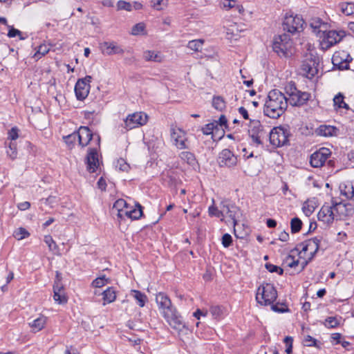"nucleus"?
<instances>
[{
	"label": "nucleus",
	"mask_w": 354,
	"mask_h": 354,
	"mask_svg": "<svg viewBox=\"0 0 354 354\" xmlns=\"http://www.w3.org/2000/svg\"><path fill=\"white\" fill-rule=\"evenodd\" d=\"M217 161L221 167H232L237 164V157L229 149H224L219 153Z\"/></svg>",
	"instance_id": "15"
},
{
	"label": "nucleus",
	"mask_w": 354,
	"mask_h": 354,
	"mask_svg": "<svg viewBox=\"0 0 354 354\" xmlns=\"http://www.w3.org/2000/svg\"><path fill=\"white\" fill-rule=\"evenodd\" d=\"M288 107V98L281 91L273 89L268 93L263 113L270 118H279Z\"/></svg>",
	"instance_id": "2"
},
{
	"label": "nucleus",
	"mask_w": 354,
	"mask_h": 354,
	"mask_svg": "<svg viewBox=\"0 0 354 354\" xmlns=\"http://www.w3.org/2000/svg\"><path fill=\"white\" fill-rule=\"evenodd\" d=\"M116 167L122 171H128L130 168L129 165L122 158L118 160Z\"/></svg>",
	"instance_id": "57"
},
{
	"label": "nucleus",
	"mask_w": 354,
	"mask_h": 354,
	"mask_svg": "<svg viewBox=\"0 0 354 354\" xmlns=\"http://www.w3.org/2000/svg\"><path fill=\"white\" fill-rule=\"evenodd\" d=\"M230 209L229 208L227 209V215L232 220L234 226L235 227L236 225L237 224L236 214L239 212V209L238 207H236L234 205H233L232 207H230ZM234 235L236 236V237H237L239 239H243V237H244L243 236L239 235L236 234V230L235 227L234 228Z\"/></svg>",
	"instance_id": "26"
},
{
	"label": "nucleus",
	"mask_w": 354,
	"mask_h": 354,
	"mask_svg": "<svg viewBox=\"0 0 354 354\" xmlns=\"http://www.w3.org/2000/svg\"><path fill=\"white\" fill-rule=\"evenodd\" d=\"M131 295L136 300L140 307H144L148 300L147 295L140 290H132Z\"/></svg>",
	"instance_id": "31"
},
{
	"label": "nucleus",
	"mask_w": 354,
	"mask_h": 354,
	"mask_svg": "<svg viewBox=\"0 0 354 354\" xmlns=\"http://www.w3.org/2000/svg\"><path fill=\"white\" fill-rule=\"evenodd\" d=\"M8 156L15 160L17 156V144L15 142H10L8 149L6 151Z\"/></svg>",
	"instance_id": "42"
},
{
	"label": "nucleus",
	"mask_w": 354,
	"mask_h": 354,
	"mask_svg": "<svg viewBox=\"0 0 354 354\" xmlns=\"http://www.w3.org/2000/svg\"><path fill=\"white\" fill-rule=\"evenodd\" d=\"M286 263L288 264V266L290 268H295L299 264V260L295 259V257L292 255H288L286 257Z\"/></svg>",
	"instance_id": "58"
},
{
	"label": "nucleus",
	"mask_w": 354,
	"mask_h": 354,
	"mask_svg": "<svg viewBox=\"0 0 354 354\" xmlns=\"http://www.w3.org/2000/svg\"><path fill=\"white\" fill-rule=\"evenodd\" d=\"M202 132L205 135H212V138L216 136V133L219 131V127H218V122L216 120H214L212 122L205 124L202 128Z\"/></svg>",
	"instance_id": "27"
},
{
	"label": "nucleus",
	"mask_w": 354,
	"mask_h": 354,
	"mask_svg": "<svg viewBox=\"0 0 354 354\" xmlns=\"http://www.w3.org/2000/svg\"><path fill=\"white\" fill-rule=\"evenodd\" d=\"M171 137L174 141V145L178 149H189L187 144V138L186 132L180 128L171 127Z\"/></svg>",
	"instance_id": "14"
},
{
	"label": "nucleus",
	"mask_w": 354,
	"mask_h": 354,
	"mask_svg": "<svg viewBox=\"0 0 354 354\" xmlns=\"http://www.w3.org/2000/svg\"><path fill=\"white\" fill-rule=\"evenodd\" d=\"M232 237L228 234L225 233L223 235L221 239V243L224 248H229L232 244Z\"/></svg>",
	"instance_id": "52"
},
{
	"label": "nucleus",
	"mask_w": 354,
	"mask_h": 354,
	"mask_svg": "<svg viewBox=\"0 0 354 354\" xmlns=\"http://www.w3.org/2000/svg\"><path fill=\"white\" fill-rule=\"evenodd\" d=\"M54 299L59 304H65L67 302V297L64 294V291H53Z\"/></svg>",
	"instance_id": "48"
},
{
	"label": "nucleus",
	"mask_w": 354,
	"mask_h": 354,
	"mask_svg": "<svg viewBox=\"0 0 354 354\" xmlns=\"http://www.w3.org/2000/svg\"><path fill=\"white\" fill-rule=\"evenodd\" d=\"M136 207L137 208L129 210V213L131 216V220L139 219L143 214L142 205L139 203H137Z\"/></svg>",
	"instance_id": "39"
},
{
	"label": "nucleus",
	"mask_w": 354,
	"mask_h": 354,
	"mask_svg": "<svg viewBox=\"0 0 354 354\" xmlns=\"http://www.w3.org/2000/svg\"><path fill=\"white\" fill-rule=\"evenodd\" d=\"M338 131L339 129L334 126L323 124L320 125L315 132L318 136L329 137L337 136Z\"/></svg>",
	"instance_id": "22"
},
{
	"label": "nucleus",
	"mask_w": 354,
	"mask_h": 354,
	"mask_svg": "<svg viewBox=\"0 0 354 354\" xmlns=\"http://www.w3.org/2000/svg\"><path fill=\"white\" fill-rule=\"evenodd\" d=\"M331 151L329 149L322 147L310 156V163L313 167L318 168L324 165L326 160L330 156Z\"/></svg>",
	"instance_id": "12"
},
{
	"label": "nucleus",
	"mask_w": 354,
	"mask_h": 354,
	"mask_svg": "<svg viewBox=\"0 0 354 354\" xmlns=\"http://www.w3.org/2000/svg\"><path fill=\"white\" fill-rule=\"evenodd\" d=\"M63 140L69 149H73L75 145L76 140H78L77 131L63 136Z\"/></svg>",
	"instance_id": "35"
},
{
	"label": "nucleus",
	"mask_w": 354,
	"mask_h": 354,
	"mask_svg": "<svg viewBox=\"0 0 354 354\" xmlns=\"http://www.w3.org/2000/svg\"><path fill=\"white\" fill-rule=\"evenodd\" d=\"M77 133L79 145L82 147L87 146L92 139L95 142V145L100 147V135L98 133H93L88 127L81 126L77 131Z\"/></svg>",
	"instance_id": "8"
},
{
	"label": "nucleus",
	"mask_w": 354,
	"mask_h": 354,
	"mask_svg": "<svg viewBox=\"0 0 354 354\" xmlns=\"http://www.w3.org/2000/svg\"><path fill=\"white\" fill-rule=\"evenodd\" d=\"M87 170L90 173L95 172L99 166V160L97 147L89 148L86 157Z\"/></svg>",
	"instance_id": "17"
},
{
	"label": "nucleus",
	"mask_w": 354,
	"mask_h": 354,
	"mask_svg": "<svg viewBox=\"0 0 354 354\" xmlns=\"http://www.w3.org/2000/svg\"><path fill=\"white\" fill-rule=\"evenodd\" d=\"M283 342L286 344V353L287 354H291L292 353V337L290 336H286L283 339Z\"/></svg>",
	"instance_id": "53"
},
{
	"label": "nucleus",
	"mask_w": 354,
	"mask_h": 354,
	"mask_svg": "<svg viewBox=\"0 0 354 354\" xmlns=\"http://www.w3.org/2000/svg\"><path fill=\"white\" fill-rule=\"evenodd\" d=\"M30 233L24 227L17 229L13 234L14 237L17 240H22L29 236Z\"/></svg>",
	"instance_id": "41"
},
{
	"label": "nucleus",
	"mask_w": 354,
	"mask_h": 354,
	"mask_svg": "<svg viewBox=\"0 0 354 354\" xmlns=\"http://www.w3.org/2000/svg\"><path fill=\"white\" fill-rule=\"evenodd\" d=\"M143 57L147 62H161L162 60V55L158 52L153 50H146L143 53Z\"/></svg>",
	"instance_id": "28"
},
{
	"label": "nucleus",
	"mask_w": 354,
	"mask_h": 354,
	"mask_svg": "<svg viewBox=\"0 0 354 354\" xmlns=\"http://www.w3.org/2000/svg\"><path fill=\"white\" fill-rule=\"evenodd\" d=\"M57 202L56 196H49L48 198L45 199V203L46 205H50V207H53V205Z\"/></svg>",
	"instance_id": "63"
},
{
	"label": "nucleus",
	"mask_w": 354,
	"mask_h": 354,
	"mask_svg": "<svg viewBox=\"0 0 354 354\" xmlns=\"http://www.w3.org/2000/svg\"><path fill=\"white\" fill-rule=\"evenodd\" d=\"M44 242L48 246L50 251L55 252L57 250L58 247L50 235H46L44 239Z\"/></svg>",
	"instance_id": "46"
},
{
	"label": "nucleus",
	"mask_w": 354,
	"mask_h": 354,
	"mask_svg": "<svg viewBox=\"0 0 354 354\" xmlns=\"http://www.w3.org/2000/svg\"><path fill=\"white\" fill-rule=\"evenodd\" d=\"M224 212L225 209H218L217 207L214 205H211L209 207L208 212L209 216H215L217 218H221L224 216Z\"/></svg>",
	"instance_id": "43"
},
{
	"label": "nucleus",
	"mask_w": 354,
	"mask_h": 354,
	"mask_svg": "<svg viewBox=\"0 0 354 354\" xmlns=\"http://www.w3.org/2000/svg\"><path fill=\"white\" fill-rule=\"evenodd\" d=\"M342 206V203H335L333 206L324 205L317 214V218L319 221H322L327 225L331 224L335 219V211Z\"/></svg>",
	"instance_id": "11"
},
{
	"label": "nucleus",
	"mask_w": 354,
	"mask_h": 354,
	"mask_svg": "<svg viewBox=\"0 0 354 354\" xmlns=\"http://www.w3.org/2000/svg\"><path fill=\"white\" fill-rule=\"evenodd\" d=\"M323 324L328 328H335L339 326V322L335 317H327Z\"/></svg>",
	"instance_id": "40"
},
{
	"label": "nucleus",
	"mask_w": 354,
	"mask_h": 354,
	"mask_svg": "<svg viewBox=\"0 0 354 354\" xmlns=\"http://www.w3.org/2000/svg\"><path fill=\"white\" fill-rule=\"evenodd\" d=\"M321 240V237L319 238L316 236L301 243V245H303L301 251L304 252H306L309 250V247L311 246V245H314L315 250L310 253V260H312L313 259L314 256L319 250Z\"/></svg>",
	"instance_id": "21"
},
{
	"label": "nucleus",
	"mask_w": 354,
	"mask_h": 354,
	"mask_svg": "<svg viewBox=\"0 0 354 354\" xmlns=\"http://www.w3.org/2000/svg\"><path fill=\"white\" fill-rule=\"evenodd\" d=\"M117 7H118V10H127V11H131L132 10V6L130 3L129 2H127L125 1H118L117 3Z\"/></svg>",
	"instance_id": "54"
},
{
	"label": "nucleus",
	"mask_w": 354,
	"mask_h": 354,
	"mask_svg": "<svg viewBox=\"0 0 354 354\" xmlns=\"http://www.w3.org/2000/svg\"><path fill=\"white\" fill-rule=\"evenodd\" d=\"M97 187L102 191H105L106 187V180L104 179L103 177H100L98 180L97 183Z\"/></svg>",
	"instance_id": "61"
},
{
	"label": "nucleus",
	"mask_w": 354,
	"mask_h": 354,
	"mask_svg": "<svg viewBox=\"0 0 354 354\" xmlns=\"http://www.w3.org/2000/svg\"><path fill=\"white\" fill-rule=\"evenodd\" d=\"M127 203L123 199H119L116 201L113 205V209H117L118 218H122L124 216L131 219V216L129 213V210L120 209V207L127 206Z\"/></svg>",
	"instance_id": "24"
},
{
	"label": "nucleus",
	"mask_w": 354,
	"mask_h": 354,
	"mask_svg": "<svg viewBox=\"0 0 354 354\" xmlns=\"http://www.w3.org/2000/svg\"><path fill=\"white\" fill-rule=\"evenodd\" d=\"M110 279L106 278L105 275H102L94 279L92 281L91 286L95 288H101L106 284L109 283Z\"/></svg>",
	"instance_id": "38"
},
{
	"label": "nucleus",
	"mask_w": 354,
	"mask_h": 354,
	"mask_svg": "<svg viewBox=\"0 0 354 354\" xmlns=\"http://www.w3.org/2000/svg\"><path fill=\"white\" fill-rule=\"evenodd\" d=\"M218 122V127H225V128L227 127V118L224 115H221L218 119V120H216Z\"/></svg>",
	"instance_id": "60"
},
{
	"label": "nucleus",
	"mask_w": 354,
	"mask_h": 354,
	"mask_svg": "<svg viewBox=\"0 0 354 354\" xmlns=\"http://www.w3.org/2000/svg\"><path fill=\"white\" fill-rule=\"evenodd\" d=\"M210 312L212 314V315L215 317H218L221 316L222 314V309L218 306H212L210 308Z\"/></svg>",
	"instance_id": "59"
},
{
	"label": "nucleus",
	"mask_w": 354,
	"mask_h": 354,
	"mask_svg": "<svg viewBox=\"0 0 354 354\" xmlns=\"http://www.w3.org/2000/svg\"><path fill=\"white\" fill-rule=\"evenodd\" d=\"M7 26L9 28V30H8V36L9 37L12 38V37H15L16 36H19L20 39H24V37H22L21 36V31H19L17 29L14 28L12 26H10L8 25H7Z\"/></svg>",
	"instance_id": "56"
},
{
	"label": "nucleus",
	"mask_w": 354,
	"mask_h": 354,
	"mask_svg": "<svg viewBox=\"0 0 354 354\" xmlns=\"http://www.w3.org/2000/svg\"><path fill=\"white\" fill-rule=\"evenodd\" d=\"M178 156L181 160L187 162L190 166H194L197 164L195 155L190 151H182Z\"/></svg>",
	"instance_id": "30"
},
{
	"label": "nucleus",
	"mask_w": 354,
	"mask_h": 354,
	"mask_svg": "<svg viewBox=\"0 0 354 354\" xmlns=\"http://www.w3.org/2000/svg\"><path fill=\"white\" fill-rule=\"evenodd\" d=\"M248 133L252 142L257 145H262L263 144L262 140L268 136L267 131L259 120L252 121Z\"/></svg>",
	"instance_id": "9"
},
{
	"label": "nucleus",
	"mask_w": 354,
	"mask_h": 354,
	"mask_svg": "<svg viewBox=\"0 0 354 354\" xmlns=\"http://www.w3.org/2000/svg\"><path fill=\"white\" fill-rule=\"evenodd\" d=\"M271 309L277 313H285L289 311V309L283 304L277 303L271 304Z\"/></svg>",
	"instance_id": "51"
},
{
	"label": "nucleus",
	"mask_w": 354,
	"mask_h": 354,
	"mask_svg": "<svg viewBox=\"0 0 354 354\" xmlns=\"http://www.w3.org/2000/svg\"><path fill=\"white\" fill-rule=\"evenodd\" d=\"M18 132L19 129L16 127H12L11 129L8 131V138L11 140L10 142H15V140L18 138Z\"/></svg>",
	"instance_id": "55"
},
{
	"label": "nucleus",
	"mask_w": 354,
	"mask_h": 354,
	"mask_svg": "<svg viewBox=\"0 0 354 354\" xmlns=\"http://www.w3.org/2000/svg\"><path fill=\"white\" fill-rule=\"evenodd\" d=\"M212 106L216 110L222 111L226 107V102L221 96H214L212 99Z\"/></svg>",
	"instance_id": "34"
},
{
	"label": "nucleus",
	"mask_w": 354,
	"mask_h": 354,
	"mask_svg": "<svg viewBox=\"0 0 354 354\" xmlns=\"http://www.w3.org/2000/svg\"><path fill=\"white\" fill-rule=\"evenodd\" d=\"M277 298V291L271 283L260 286L257 291L256 300L261 305L272 304Z\"/></svg>",
	"instance_id": "3"
},
{
	"label": "nucleus",
	"mask_w": 354,
	"mask_h": 354,
	"mask_svg": "<svg viewBox=\"0 0 354 354\" xmlns=\"http://www.w3.org/2000/svg\"><path fill=\"white\" fill-rule=\"evenodd\" d=\"M290 131L282 126L275 127L269 132V141L274 148L281 147L289 144Z\"/></svg>",
	"instance_id": "4"
},
{
	"label": "nucleus",
	"mask_w": 354,
	"mask_h": 354,
	"mask_svg": "<svg viewBox=\"0 0 354 354\" xmlns=\"http://www.w3.org/2000/svg\"><path fill=\"white\" fill-rule=\"evenodd\" d=\"M156 301L160 314L172 328L181 330L185 327L182 316L172 305L170 298L165 293L162 292L158 293Z\"/></svg>",
	"instance_id": "1"
},
{
	"label": "nucleus",
	"mask_w": 354,
	"mask_h": 354,
	"mask_svg": "<svg viewBox=\"0 0 354 354\" xmlns=\"http://www.w3.org/2000/svg\"><path fill=\"white\" fill-rule=\"evenodd\" d=\"M162 0H151L150 4L152 8L157 10H162V8L160 7V4L162 3Z\"/></svg>",
	"instance_id": "62"
},
{
	"label": "nucleus",
	"mask_w": 354,
	"mask_h": 354,
	"mask_svg": "<svg viewBox=\"0 0 354 354\" xmlns=\"http://www.w3.org/2000/svg\"><path fill=\"white\" fill-rule=\"evenodd\" d=\"M292 45L290 37L288 34L275 36L272 42L273 50L280 57H288Z\"/></svg>",
	"instance_id": "6"
},
{
	"label": "nucleus",
	"mask_w": 354,
	"mask_h": 354,
	"mask_svg": "<svg viewBox=\"0 0 354 354\" xmlns=\"http://www.w3.org/2000/svg\"><path fill=\"white\" fill-rule=\"evenodd\" d=\"M145 30V26L143 23H138L134 25L131 29V34L133 35H138L144 33Z\"/></svg>",
	"instance_id": "49"
},
{
	"label": "nucleus",
	"mask_w": 354,
	"mask_h": 354,
	"mask_svg": "<svg viewBox=\"0 0 354 354\" xmlns=\"http://www.w3.org/2000/svg\"><path fill=\"white\" fill-rule=\"evenodd\" d=\"M303 223L298 217H294L290 221V230L292 234L298 233L302 227Z\"/></svg>",
	"instance_id": "36"
},
{
	"label": "nucleus",
	"mask_w": 354,
	"mask_h": 354,
	"mask_svg": "<svg viewBox=\"0 0 354 354\" xmlns=\"http://www.w3.org/2000/svg\"><path fill=\"white\" fill-rule=\"evenodd\" d=\"M46 323V317L45 316L41 315L38 318L33 320L32 322L30 324V326L32 330L36 332L41 330L44 327Z\"/></svg>",
	"instance_id": "32"
},
{
	"label": "nucleus",
	"mask_w": 354,
	"mask_h": 354,
	"mask_svg": "<svg viewBox=\"0 0 354 354\" xmlns=\"http://www.w3.org/2000/svg\"><path fill=\"white\" fill-rule=\"evenodd\" d=\"M285 90L286 93L289 95V97L292 96V95H294L299 91L296 87L295 83L292 81H290L287 84V85L285 87Z\"/></svg>",
	"instance_id": "47"
},
{
	"label": "nucleus",
	"mask_w": 354,
	"mask_h": 354,
	"mask_svg": "<svg viewBox=\"0 0 354 354\" xmlns=\"http://www.w3.org/2000/svg\"><path fill=\"white\" fill-rule=\"evenodd\" d=\"M333 106L335 110L345 109L348 110L349 106L344 102V95L342 93H338L333 98Z\"/></svg>",
	"instance_id": "25"
},
{
	"label": "nucleus",
	"mask_w": 354,
	"mask_h": 354,
	"mask_svg": "<svg viewBox=\"0 0 354 354\" xmlns=\"http://www.w3.org/2000/svg\"><path fill=\"white\" fill-rule=\"evenodd\" d=\"M90 85L86 84L83 80H77L75 86V93L78 100L82 101L89 93Z\"/></svg>",
	"instance_id": "20"
},
{
	"label": "nucleus",
	"mask_w": 354,
	"mask_h": 354,
	"mask_svg": "<svg viewBox=\"0 0 354 354\" xmlns=\"http://www.w3.org/2000/svg\"><path fill=\"white\" fill-rule=\"evenodd\" d=\"M304 24V21L301 16L287 13L284 17L282 27L283 30L293 34L302 30Z\"/></svg>",
	"instance_id": "7"
},
{
	"label": "nucleus",
	"mask_w": 354,
	"mask_h": 354,
	"mask_svg": "<svg viewBox=\"0 0 354 354\" xmlns=\"http://www.w3.org/2000/svg\"><path fill=\"white\" fill-rule=\"evenodd\" d=\"M340 191L342 195L346 196L348 198H354L353 194V183H348L344 186H340Z\"/></svg>",
	"instance_id": "37"
},
{
	"label": "nucleus",
	"mask_w": 354,
	"mask_h": 354,
	"mask_svg": "<svg viewBox=\"0 0 354 354\" xmlns=\"http://www.w3.org/2000/svg\"><path fill=\"white\" fill-rule=\"evenodd\" d=\"M304 343V345L306 346H314L316 348H320V344L318 343V341L309 335L305 336Z\"/></svg>",
	"instance_id": "44"
},
{
	"label": "nucleus",
	"mask_w": 354,
	"mask_h": 354,
	"mask_svg": "<svg viewBox=\"0 0 354 354\" xmlns=\"http://www.w3.org/2000/svg\"><path fill=\"white\" fill-rule=\"evenodd\" d=\"M147 115L142 112L134 113L129 115L124 120L125 128L127 130L132 129L138 126L144 125L147 123Z\"/></svg>",
	"instance_id": "16"
},
{
	"label": "nucleus",
	"mask_w": 354,
	"mask_h": 354,
	"mask_svg": "<svg viewBox=\"0 0 354 354\" xmlns=\"http://www.w3.org/2000/svg\"><path fill=\"white\" fill-rule=\"evenodd\" d=\"M348 159L349 161L350 165L354 168V149L351 150L348 153Z\"/></svg>",
	"instance_id": "64"
},
{
	"label": "nucleus",
	"mask_w": 354,
	"mask_h": 354,
	"mask_svg": "<svg viewBox=\"0 0 354 354\" xmlns=\"http://www.w3.org/2000/svg\"><path fill=\"white\" fill-rule=\"evenodd\" d=\"M341 12L346 16L354 14V3L342 2L339 4Z\"/></svg>",
	"instance_id": "33"
},
{
	"label": "nucleus",
	"mask_w": 354,
	"mask_h": 354,
	"mask_svg": "<svg viewBox=\"0 0 354 354\" xmlns=\"http://www.w3.org/2000/svg\"><path fill=\"white\" fill-rule=\"evenodd\" d=\"M102 51L107 55H121L124 53V50L114 41H104L101 44Z\"/></svg>",
	"instance_id": "19"
},
{
	"label": "nucleus",
	"mask_w": 354,
	"mask_h": 354,
	"mask_svg": "<svg viewBox=\"0 0 354 354\" xmlns=\"http://www.w3.org/2000/svg\"><path fill=\"white\" fill-rule=\"evenodd\" d=\"M203 41L201 39H196L189 41L188 48L194 51H200L202 49Z\"/></svg>",
	"instance_id": "45"
},
{
	"label": "nucleus",
	"mask_w": 354,
	"mask_h": 354,
	"mask_svg": "<svg viewBox=\"0 0 354 354\" xmlns=\"http://www.w3.org/2000/svg\"><path fill=\"white\" fill-rule=\"evenodd\" d=\"M265 267L271 273L277 272L279 275H282L283 274V270L281 268H280L277 266L273 265L272 263H267L265 265Z\"/></svg>",
	"instance_id": "50"
},
{
	"label": "nucleus",
	"mask_w": 354,
	"mask_h": 354,
	"mask_svg": "<svg viewBox=\"0 0 354 354\" xmlns=\"http://www.w3.org/2000/svg\"><path fill=\"white\" fill-rule=\"evenodd\" d=\"M310 26L312 28L313 32L319 37L322 34L323 30L327 28V24L323 22L320 18L311 19Z\"/></svg>",
	"instance_id": "23"
},
{
	"label": "nucleus",
	"mask_w": 354,
	"mask_h": 354,
	"mask_svg": "<svg viewBox=\"0 0 354 354\" xmlns=\"http://www.w3.org/2000/svg\"><path fill=\"white\" fill-rule=\"evenodd\" d=\"M104 305L113 302L116 299V291L113 287H109L103 292Z\"/></svg>",
	"instance_id": "29"
},
{
	"label": "nucleus",
	"mask_w": 354,
	"mask_h": 354,
	"mask_svg": "<svg viewBox=\"0 0 354 354\" xmlns=\"http://www.w3.org/2000/svg\"><path fill=\"white\" fill-rule=\"evenodd\" d=\"M346 35L344 30H323L322 34L319 35L320 46L322 49L328 50L333 45L339 43Z\"/></svg>",
	"instance_id": "5"
},
{
	"label": "nucleus",
	"mask_w": 354,
	"mask_h": 354,
	"mask_svg": "<svg viewBox=\"0 0 354 354\" xmlns=\"http://www.w3.org/2000/svg\"><path fill=\"white\" fill-rule=\"evenodd\" d=\"M319 57L310 55L301 64V70L308 78L313 77L318 73Z\"/></svg>",
	"instance_id": "13"
},
{
	"label": "nucleus",
	"mask_w": 354,
	"mask_h": 354,
	"mask_svg": "<svg viewBox=\"0 0 354 354\" xmlns=\"http://www.w3.org/2000/svg\"><path fill=\"white\" fill-rule=\"evenodd\" d=\"M310 96V93L299 90L288 99V102H289L290 104L292 106H301L307 103Z\"/></svg>",
	"instance_id": "18"
},
{
	"label": "nucleus",
	"mask_w": 354,
	"mask_h": 354,
	"mask_svg": "<svg viewBox=\"0 0 354 354\" xmlns=\"http://www.w3.org/2000/svg\"><path fill=\"white\" fill-rule=\"evenodd\" d=\"M351 56L344 50L335 52L332 57V63L334 68L339 70H346L349 68V63L352 62Z\"/></svg>",
	"instance_id": "10"
}]
</instances>
